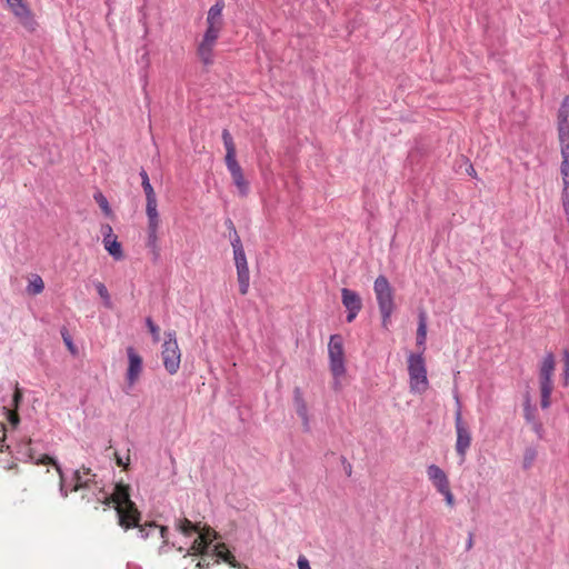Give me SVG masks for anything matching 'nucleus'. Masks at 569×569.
I'll return each instance as SVG.
<instances>
[{
  "instance_id": "nucleus-30",
  "label": "nucleus",
  "mask_w": 569,
  "mask_h": 569,
  "mask_svg": "<svg viewBox=\"0 0 569 569\" xmlns=\"http://www.w3.org/2000/svg\"><path fill=\"white\" fill-rule=\"evenodd\" d=\"M199 533L198 537H206V542L208 545H210L216 538H217V532L211 529L210 527H204V528H200L199 531H197Z\"/></svg>"
},
{
  "instance_id": "nucleus-17",
  "label": "nucleus",
  "mask_w": 569,
  "mask_h": 569,
  "mask_svg": "<svg viewBox=\"0 0 569 569\" xmlns=\"http://www.w3.org/2000/svg\"><path fill=\"white\" fill-rule=\"evenodd\" d=\"M427 476L438 492L450 487L447 473L437 465L428 466Z\"/></svg>"
},
{
  "instance_id": "nucleus-10",
  "label": "nucleus",
  "mask_w": 569,
  "mask_h": 569,
  "mask_svg": "<svg viewBox=\"0 0 569 569\" xmlns=\"http://www.w3.org/2000/svg\"><path fill=\"white\" fill-rule=\"evenodd\" d=\"M457 405L458 408L455 413V428L457 433V440H456V451L460 456L461 461L465 460L468 449L471 446V431L469 429L468 423L463 420L460 402L457 398Z\"/></svg>"
},
{
  "instance_id": "nucleus-31",
  "label": "nucleus",
  "mask_w": 569,
  "mask_h": 569,
  "mask_svg": "<svg viewBox=\"0 0 569 569\" xmlns=\"http://www.w3.org/2000/svg\"><path fill=\"white\" fill-rule=\"evenodd\" d=\"M6 415L8 422L12 426V428H16L20 422V417L17 409H7Z\"/></svg>"
},
{
  "instance_id": "nucleus-22",
  "label": "nucleus",
  "mask_w": 569,
  "mask_h": 569,
  "mask_svg": "<svg viewBox=\"0 0 569 569\" xmlns=\"http://www.w3.org/2000/svg\"><path fill=\"white\" fill-rule=\"evenodd\" d=\"M427 339V316L422 311L419 313V323L417 329V346L422 347V351L425 350V342Z\"/></svg>"
},
{
  "instance_id": "nucleus-33",
  "label": "nucleus",
  "mask_w": 569,
  "mask_h": 569,
  "mask_svg": "<svg viewBox=\"0 0 569 569\" xmlns=\"http://www.w3.org/2000/svg\"><path fill=\"white\" fill-rule=\"evenodd\" d=\"M523 411H525V418H526L527 422L531 423L535 420H537L536 416H535V409L531 407L529 401H527Z\"/></svg>"
},
{
  "instance_id": "nucleus-35",
  "label": "nucleus",
  "mask_w": 569,
  "mask_h": 569,
  "mask_svg": "<svg viewBox=\"0 0 569 569\" xmlns=\"http://www.w3.org/2000/svg\"><path fill=\"white\" fill-rule=\"evenodd\" d=\"M147 326L153 337V340L158 341L159 340V331H160L159 327L157 325H154L150 318L147 319Z\"/></svg>"
},
{
  "instance_id": "nucleus-8",
  "label": "nucleus",
  "mask_w": 569,
  "mask_h": 569,
  "mask_svg": "<svg viewBox=\"0 0 569 569\" xmlns=\"http://www.w3.org/2000/svg\"><path fill=\"white\" fill-rule=\"evenodd\" d=\"M223 9V1H217L212 7H210L206 18V30L201 39L217 43L224 27L222 16Z\"/></svg>"
},
{
  "instance_id": "nucleus-47",
  "label": "nucleus",
  "mask_w": 569,
  "mask_h": 569,
  "mask_svg": "<svg viewBox=\"0 0 569 569\" xmlns=\"http://www.w3.org/2000/svg\"><path fill=\"white\" fill-rule=\"evenodd\" d=\"M7 470H14L16 472H18V463L17 462H11L10 465H8L6 467Z\"/></svg>"
},
{
  "instance_id": "nucleus-40",
  "label": "nucleus",
  "mask_w": 569,
  "mask_h": 569,
  "mask_svg": "<svg viewBox=\"0 0 569 569\" xmlns=\"http://www.w3.org/2000/svg\"><path fill=\"white\" fill-rule=\"evenodd\" d=\"M563 378H565V386H567L569 382V353H568V351H566V363H565Z\"/></svg>"
},
{
  "instance_id": "nucleus-3",
  "label": "nucleus",
  "mask_w": 569,
  "mask_h": 569,
  "mask_svg": "<svg viewBox=\"0 0 569 569\" xmlns=\"http://www.w3.org/2000/svg\"><path fill=\"white\" fill-rule=\"evenodd\" d=\"M329 369L333 377L332 388L336 391L342 388V378L346 376V353L341 335L330 336L328 343Z\"/></svg>"
},
{
  "instance_id": "nucleus-32",
  "label": "nucleus",
  "mask_w": 569,
  "mask_h": 569,
  "mask_svg": "<svg viewBox=\"0 0 569 569\" xmlns=\"http://www.w3.org/2000/svg\"><path fill=\"white\" fill-rule=\"evenodd\" d=\"M146 214H147V219H148L147 224L160 226L161 220H160V214H159L158 210L147 211Z\"/></svg>"
},
{
  "instance_id": "nucleus-5",
  "label": "nucleus",
  "mask_w": 569,
  "mask_h": 569,
  "mask_svg": "<svg viewBox=\"0 0 569 569\" xmlns=\"http://www.w3.org/2000/svg\"><path fill=\"white\" fill-rule=\"evenodd\" d=\"M373 291L382 319V326L388 328L395 311V292L386 276H378L373 283Z\"/></svg>"
},
{
  "instance_id": "nucleus-19",
  "label": "nucleus",
  "mask_w": 569,
  "mask_h": 569,
  "mask_svg": "<svg viewBox=\"0 0 569 569\" xmlns=\"http://www.w3.org/2000/svg\"><path fill=\"white\" fill-rule=\"evenodd\" d=\"M93 477L94 475L91 473V470L89 468L82 467L81 470H77L73 476L74 486L72 490L78 491L81 488L89 487Z\"/></svg>"
},
{
  "instance_id": "nucleus-24",
  "label": "nucleus",
  "mask_w": 569,
  "mask_h": 569,
  "mask_svg": "<svg viewBox=\"0 0 569 569\" xmlns=\"http://www.w3.org/2000/svg\"><path fill=\"white\" fill-rule=\"evenodd\" d=\"M177 529L181 531L184 536H190L191 533L199 531L200 526L192 523L189 519L183 518L179 519L177 523Z\"/></svg>"
},
{
  "instance_id": "nucleus-38",
  "label": "nucleus",
  "mask_w": 569,
  "mask_h": 569,
  "mask_svg": "<svg viewBox=\"0 0 569 569\" xmlns=\"http://www.w3.org/2000/svg\"><path fill=\"white\" fill-rule=\"evenodd\" d=\"M142 188H143V191H144V194H146V199L147 198H152V197H157L156 196V192H154V189L153 187L151 186L150 182L148 183H141Z\"/></svg>"
},
{
  "instance_id": "nucleus-45",
  "label": "nucleus",
  "mask_w": 569,
  "mask_h": 569,
  "mask_svg": "<svg viewBox=\"0 0 569 569\" xmlns=\"http://www.w3.org/2000/svg\"><path fill=\"white\" fill-rule=\"evenodd\" d=\"M472 547H473V535L470 533L469 538H468V541H467V545H466V548H467V550H470Z\"/></svg>"
},
{
  "instance_id": "nucleus-44",
  "label": "nucleus",
  "mask_w": 569,
  "mask_h": 569,
  "mask_svg": "<svg viewBox=\"0 0 569 569\" xmlns=\"http://www.w3.org/2000/svg\"><path fill=\"white\" fill-rule=\"evenodd\" d=\"M140 177H141V183H148V182H150V180H149V176H148V173H147V171H146V170H143V169H142V170L140 171Z\"/></svg>"
},
{
  "instance_id": "nucleus-39",
  "label": "nucleus",
  "mask_w": 569,
  "mask_h": 569,
  "mask_svg": "<svg viewBox=\"0 0 569 569\" xmlns=\"http://www.w3.org/2000/svg\"><path fill=\"white\" fill-rule=\"evenodd\" d=\"M298 568L299 569H311L309 560L305 556H300L298 558Z\"/></svg>"
},
{
  "instance_id": "nucleus-49",
  "label": "nucleus",
  "mask_w": 569,
  "mask_h": 569,
  "mask_svg": "<svg viewBox=\"0 0 569 569\" xmlns=\"http://www.w3.org/2000/svg\"><path fill=\"white\" fill-rule=\"evenodd\" d=\"M161 537L164 538V533L167 532L166 527H160Z\"/></svg>"
},
{
  "instance_id": "nucleus-28",
  "label": "nucleus",
  "mask_w": 569,
  "mask_h": 569,
  "mask_svg": "<svg viewBox=\"0 0 569 569\" xmlns=\"http://www.w3.org/2000/svg\"><path fill=\"white\" fill-rule=\"evenodd\" d=\"M206 537H198L191 546V551L193 555H204L209 545L206 542Z\"/></svg>"
},
{
  "instance_id": "nucleus-20",
  "label": "nucleus",
  "mask_w": 569,
  "mask_h": 569,
  "mask_svg": "<svg viewBox=\"0 0 569 569\" xmlns=\"http://www.w3.org/2000/svg\"><path fill=\"white\" fill-rule=\"evenodd\" d=\"M216 556L233 568H240V563L236 560L234 556L228 550L224 543L214 546Z\"/></svg>"
},
{
  "instance_id": "nucleus-7",
  "label": "nucleus",
  "mask_w": 569,
  "mask_h": 569,
  "mask_svg": "<svg viewBox=\"0 0 569 569\" xmlns=\"http://www.w3.org/2000/svg\"><path fill=\"white\" fill-rule=\"evenodd\" d=\"M555 357L552 353H548L540 366L539 370V383L541 392V408L547 409L550 407V397L553 390L552 376L555 371Z\"/></svg>"
},
{
  "instance_id": "nucleus-11",
  "label": "nucleus",
  "mask_w": 569,
  "mask_h": 569,
  "mask_svg": "<svg viewBox=\"0 0 569 569\" xmlns=\"http://www.w3.org/2000/svg\"><path fill=\"white\" fill-rule=\"evenodd\" d=\"M11 13L28 31H34L38 23L26 0H6Z\"/></svg>"
},
{
  "instance_id": "nucleus-36",
  "label": "nucleus",
  "mask_w": 569,
  "mask_h": 569,
  "mask_svg": "<svg viewBox=\"0 0 569 569\" xmlns=\"http://www.w3.org/2000/svg\"><path fill=\"white\" fill-rule=\"evenodd\" d=\"M62 337H63V341H64V343H66V346H67L68 350H69L73 356H74V355H77L78 350H77L76 346L73 345V342H72V340H71V338H70V336H69V335H67V333H62Z\"/></svg>"
},
{
  "instance_id": "nucleus-25",
  "label": "nucleus",
  "mask_w": 569,
  "mask_h": 569,
  "mask_svg": "<svg viewBox=\"0 0 569 569\" xmlns=\"http://www.w3.org/2000/svg\"><path fill=\"white\" fill-rule=\"evenodd\" d=\"M30 459L33 460V462L36 465H52L56 468L57 472L59 473L60 478L62 479V476H63L62 470L52 457H50L48 455H42L39 458H34L33 456H30Z\"/></svg>"
},
{
  "instance_id": "nucleus-13",
  "label": "nucleus",
  "mask_w": 569,
  "mask_h": 569,
  "mask_svg": "<svg viewBox=\"0 0 569 569\" xmlns=\"http://www.w3.org/2000/svg\"><path fill=\"white\" fill-rule=\"evenodd\" d=\"M341 300L343 307L347 309V321L352 322L362 308L360 296L348 288L341 289Z\"/></svg>"
},
{
  "instance_id": "nucleus-50",
  "label": "nucleus",
  "mask_w": 569,
  "mask_h": 569,
  "mask_svg": "<svg viewBox=\"0 0 569 569\" xmlns=\"http://www.w3.org/2000/svg\"><path fill=\"white\" fill-rule=\"evenodd\" d=\"M150 528H157V526L154 523H149L148 525Z\"/></svg>"
},
{
  "instance_id": "nucleus-46",
  "label": "nucleus",
  "mask_w": 569,
  "mask_h": 569,
  "mask_svg": "<svg viewBox=\"0 0 569 569\" xmlns=\"http://www.w3.org/2000/svg\"><path fill=\"white\" fill-rule=\"evenodd\" d=\"M561 119H568V112H567V110H560V111H559V114H558V121H560Z\"/></svg>"
},
{
  "instance_id": "nucleus-9",
  "label": "nucleus",
  "mask_w": 569,
  "mask_h": 569,
  "mask_svg": "<svg viewBox=\"0 0 569 569\" xmlns=\"http://www.w3.org/2000/svg\"><path fill=\"white\" fill-rule=\"evenodd\" d=\"M161 355L166 370L170 375L177 373L180 368L181 351L176 339V333L173 331L167 333V339L162 345Z\"/></svg>"
},
{
  "instance_id": "nucleus-42",
  "label": "nucleus",
  "mask_w": 569,
  "mask_h": 569,
  "mask_svg": "<svg viewBox=\"0 0 569 569\" xmlns=\"http://www.w3.org/2000/svg\"><path fill=\"white\" fill-rule=\"evenodd\" d=\"M6 436V428L3 425H0V452L3 450Z\"/></svg>"
},
{
  "instance_id": "nucleus-37",
  "label": "nucleus",
  "mask_w": 569,
  "mask_h": 569,
  "mask_svg": "<svg viewBox=\"0 0 569 569\" xmlns=\"http://www.w3.org/2000/svg\"><path fill=\"white\" fill-rule=\"evenodd\" d=\"M152 210H158L157 197H152V198H147L146 199V212L147 211H152Z\"/></svg>"
},
{
  "instance_id": "nucleus-51",
  "label": "nucleus",
  "mask_w": 569,
  "mask_h": 569,
  "mask_svg": "<svg viewBox=\"0 0 569 569\" xmlns=\"http://www.w3.org/2000/svg\"><path fill=\"white\" fill-rule=\"evenodd\" d=\"M470 173H475V169L472 166H470Z\"/></svg>"
},
{
  "instance_id": "nucleus-29",
  "label": "nucleus",
  "mask_w": 569,
  "mask_h": 569,
  "mask_svg": "<svg viewBox=\"0 0 569 569\" xmlns=\"http://www.w3.org/2000/svg\"><path fill=\"white\" fill-rule=\"evenodd\" d=\"M94 287H96L98 295L103 299L104 306L107 308H110L111 299H110V295H109L107 287L102 282H96Z\"/></svg>"
},
{
  "instance_id": "nucleus-18",
  "label": "nucleus",
  "mask_w": 569,
  "mask_h": 569,
  "mask_svg": "<svg viewBox=\"0 0 569 569\" xmlns=\"http://www.w3.org/2000/svg\"><path fill=\"white\" fill-rule=\"evenodd\" d=\"M217 43L201 39L197 46V57L204 66L213 63V51Z\"/></svg>"
},
{
  "instance_id": "nucleus-23",
  "label": "nucleus",
  "mask_w": 569,
  "mask_h": 569,
  "mask_svg": "<svg viewBox=\"0 0 569 569\" xmlns=\"http://www.w3.org/2000/svg\"><path fill=\"white\" fill-rule=\"evenodd\" d=\"M44 289V282L39 274H32L29 279L27 292L32 296L40 295Z\"/></svg>"
},
{
  "instance_id": "nucleus-26",
  "label": "nucleus",
  "mask_w": 569,
  "mask_h": 569,
  "mask_svg": "<svg viewBox=\"0 0 569 569\" xmlns=\"http://www.w3.org/2000/svg\"><path fill=\"white\" fill-rule=\"evenodd\" d=\"M93 199L99 204L100 209L107 217H113V212L111 207L107 200V198L102 194V192L98 191L93 194Z\"/></svg>"
},
{
  "instance_id": "nucleus-12",
  "label": "nucleus",
  "mask_w": 569,
  "mask_h": 569,
  "mask_svg": "<svg viewBox=\"0 0 569 569\" xmlns=\"http://www.w3.org/2000/svg\"><path fill=\"white\" fill-rule=\"evenodd\" d=\"M101 234L103 237L102 243L106 251L117 261L124 258L122 244L118 241V237L113 233L110 224L104 223L101 226Z\"/></svg>"
},
{
  "instance_id": "nucleus-14",
  "label": "nucleus",
  "mask_w": 569,
  "mask_h": 569,
  "mask_svg": "<svg viewBox=\"0 0 569 569\" xmlns=\"http://www.w3.org/2000/svg\"><path fill=\"white\" fill-rule=\"evenodd\" d=\"M237 269V279L239 283V292L246 296L249 292L250 286V271L246 253L233 256Z\"/></svg>"
},
{
  "instance_id": "nucleus-2",
  "label": "nucleus",
  "mask_w": 569,
  "mask_h": 569,
  "mask_svg": "<svg viewBox=\"0 0 569 569\" xmlns=\"http://www.w3.org/2000/svg\"><path fill=\"white\" fill-rule=\"evenodd\" d=\"M221 137L226 148L224 161L228 171L230 172V176L232 178L234 186L238 189L239 194L241 197H246L249 192V182L244 178L242 168L237 160V150L233 138L228 129L222 130Z\"/></svg>"
},
{
  "instance_id": "nucleus-41",
  "label": "nucleus",
  "mask_w": 569,
  "mask_h": 569,
  "mask_svg": "<svg viewBox=\"0 0 569 569\" xmlns=\"http://www.w3.org/2000/svg\"><path fill=\"white\" fill-rule=\"evenodd\" d=\"M21 399H22V393H21L20 389L17 387L16 391L13 393V399H12L13 406H14L13 409H18V406H19Z\"/></svg>"
},
{
  "instance_id": "nucleus-34",
  "label": "nucleus",
  "mask_w": 569,
  "mask_h": 569,
  "mask_svg": "<svg viewBox=\"0 0 569 569\" xmlns=\"http://www.w3.org/2000/svg\"><path fill=\"white\" fill-rule=\"evenodd\" d=\"M439 493H441L443 496L445 501H446V503L449 507H453V505H455V496H453L450 487L445 489L443 491H439Z\"/></svg>"
},
{
  "instance_id": "nucleus-16",
  "label": "nucleus",
  "mask_w": 569,
  "mask_h": 569,
  "mask_svg": "<svg viewBox=\"0 0 569 569\" xmlns=\"http://www.w3.org/2000/svg\"><path fill=\"white\" fill-rule=\"evenodd\" d=\"M293 405L297 415L302 421V427L305 431L310 430V419L307 402L303 398L302 391L300 388H295L293 390Z\"/></svg>"
},
{
  "instance_id": "nucleus-6",
  "label": "nucleus",
  "mask_w": 569,
  "mask_h": 569,
  "mask_svg": "<svg viewBox=\"0 0 569 569\" xmlns=\"http://www.w3.org/2000/svg\"><path fill=\"white\" fill-rule=\"evenodd\" d=\"M408 375H409V387L412 393L422 395L429 388V381L427 377L426 361L420 353L411 352L407 359Z\"/></svg>"
},
{
  "instance_id": "nucleus-1",
  "label": "nucleus",
  "mask_w": 569,
  "mask_h": 569,
  "mask_svg": "<svg viewBox=\"0 0 569 569\" xmlns=\"http://www.w3.org/2000/svg\"><path fill=\"white\" fill-rule=\"evenodd\" d=\"M107 506L114 505L119 517V525L126 530L139 527L140 511L136 503L130 499V487L123 483H117L113 492L106 497L103 501Z\"/></svg>"
},
{
  "instance_id": "nucleus-15",
  "label": "nucleus",
  "mask_w": 569,
  "mask_h": 569,
  "mask_svg": "<svg viewBox=\"0 0 569 569\" xmlns=\"http://www.w3.org/2000/svg\"><path fill=\"white\" fill-rule=\"evenodd\" d=\"M128 355V370H127V382L132 387L139 379L142 372V358L139 356L132 347L127 349Z\"/></svg>"
},
{
  "instance_id": "nucleus-4",
  "label": "nucleus",
  "mask_w": 569,
  "mask_h": 569,
  "mask_svg": "<svg viewBox=\"0 0 569 569\" xmlns=\"http://www.w3.org/2000/svg\"><path fill=\"white\" fill-rule=\"evenodd\" d=\"M558 136L561 148V166L560 172L563 183L561 193L563 211L569 222V121L568 119H561L558 121Z\"/></svg>"
},
{
  "instance_id": "nucleus-43",
  "label": "nucleus",
  "mask_w": 569,
  "mask_h": 569,
  "mask_svg": "<svg viewBox=\"0 0 569 569\" xmlns=\"http://www.w3.org/2000/svg\"><path fill=\"white\" fill-rule=\"evenodd\" d=\"M532 426V429L540 436L542 432V425L538 420H535L530 423Z\"/></svg>"
},
{
  "instance_id": "nucleus-48",
  "label": "nucleus",
  "mask_w": 569,
  "mask_h": 569,
  "mask_svg": "<svg viewBox=\"0 0 569 569\" xmlns=\"http://www.w3.org/2000/svg\"><path fill=\"white\" fill-rule=\"evenodd\" d=\"M117 465H118V466H123V467L126 468V466H124V463H123L122 459H121L120 457H118V456H117Z\"/></svg>"
},
{
  "instance_id": "nucleus-27",
  "label": "nucleus",
  "mask_w": 569,
  "mask_h": 569,
  "mask_svg": "<svg viewBox=\"0 0 569 569\" xmlns=\"http://www.w3.org/2000/svg\"><path fill=\"white\" fill-rule=\"evenodd\" d=\"M229 228L233 231V237L231 239V246H232V249H233V256L246 253L244 249L242 247L240 237L237 233L232 221H229Z\"/></svg>"
},
{
  "instance_id": "nucleus-21",
  "label": "nucleus",
  "mask_w": 569,
  "mask_h": 569,
  "mask_svg": "<svg viewBox=\"0 0 569 569\" xmlns=\"http://www.w3.org/2000/svg\"><path fill=\"white\" fill-rule=\"evenodd\" d=\"M159 227L160 226L147 224V241H146V246L149 249H151L154 253H158V250H159V246H158V242H159V236H158Z\"/></svg>"
}]
</instances>
